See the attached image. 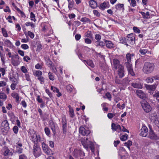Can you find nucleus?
Listing matches in <instances>:
<instances>
[{
    "label": "nucleus",
    "instance_id": "obj_1",
    "mask_svg": "<svg viewBox=\"0 0 159 159\" xmlns=\"http://www.w3.org/2000/svg\"><path fill=\"white\" fill-rule=\"evenodd\" d=\"M28 135L30 140L34 143L33 146V154L34 157L36 158L38 157L42 154V151L40 145L36 138V131L34 129H29Z\"/></svg>",
    "mask_w": 159,
    "mask_h": 159
},
{
    "label": "nucleus",
    "instance_id": "obj_2",
    "mask_svg": "<svg viewBox=\"0 0 159 159\" xmlns=\"http://www.w3.org/2000/svg\"><path fill=\"white\" fill-rule=\"evenodd\" d=\"M155 68L154 64L153 62H145L143 66L142 70L143 73L146 74H149L153 72Z\"/></svg>",
    "mask_w": 159,
    "mask_h": 159
},
{
    "label": "nucleus",
    "instance_id": "obj_3",
    "mask_svg": "<svg viewBox=\"0 0 159 159\" xmlns=\"http://www.w3.org/2000/svg\"><path fill=\"white\" fill-rule=\"evenodd\" d=\"M84 147L88 149L89 148L92 152L94 151V146L93 143L91 141H88L87 138H82L80 140Z\"/></svg>",
    "mask_w": 159,
    "mask_h": 159
},
{
    "label": "nucleus",
    "instance_id": "obj_4",
    "mask_svg": "<svg viewBox=\"0 0 159 159\" xmlns=\"http://www.w3.org/2000/svg\"><path fill=\"white\" fill-rule=\"evenodd\" d=\"M35 135L38 143H41L43 151L44 152L48 150L49 148L48 147V145L44 143V138L41 137L39 134H37L36 131Z\"/></svg>",
    "mask_w": 159,
    "mask_h": 159
},
{
    "label": "nucleus",
    "instance_id": "obj_5",
    "mask_svg": "<svg viewBox=\"0 0 159 159\" xmlns=\"http://www.w3.org/2000/svg\"><path fill=\"white\" fill-rule=\"evenodd\" d=\"M1 127H2L1 131L3 134V135L7 134L10 129L9 124L7 120H5L2 122Z\"/></svg>",
    "mask_w": 159,
    "mask_h": 159
},
{
    "label": "nucleus",
    "instance_id": "obj_6",
    "mask_svg": "<svg viewBox=\"0 0 159 159\" xmlns=\"http://www.w3.org/2000/svg\"><path fill=\"white\" fill-rule=\"evenodd\" d=\"M128 46H131L135 42V35L133 33L128 34L126 36Z\"/></svg>",
    "mask_w": 159,
    "mask_h": 159
},
{
    "label": "nucleus",
    "instance_id": "obj_7",
    "mask_svg": "<svg viewBox=\"0 0 159 159\" xmlns=\"http://www.w3.org/2000/svg\"><path fill=\"white\" fill-rule=\"evenodd\" d=\"M62 132L64 134H66L67 131V120L66 116L63 115L61 116Z\"/></svg>",
    "mask_w": 159,
    "mask_h": 159
},
{
    "label": "nucleus",
    "instance_id": "obj_8",
    "mask_svg": "<svg viewBox=\"0 0 159 159\" xmlns=\"http://www.w3.org/2000/svg\"><path fill=\"white\" fill-rule=\"evenodd\" d=\"M73 156L76 158L85 156V153L82 150L78 149H75L73 152Z\"/></svg>",
    "mask_w": 159,
    "mask_h": 159
},
{
    "label": "nucleus",
    "instance_id": "obj_9",
    "mask_svg": "<svg viewBox=\"0 0 159 159\" xmlns=\"http://www.w3.org/2000/svg\"><path fill=\"white\" fill-rule=\"evenodd\" d=\"M148 137L152 140H157L159 139V137L156 134L151 128L149 127Z\"/></svg>",
    "mask_w": 159,
    "mask_h": 159
},
{
    "label": "nucleus",
    "instance_id": "obj_10",
    "mask_svg": "<svg viewBox=\"0 0 159 159\" xmlns=\"http://www.w3.org/2000/svg\"><path fill=\"white\" fill-rule=\"evenodd\" d=\"M142 108L144 111L147 113H148L151 110L152 108L149 104L146 101L141 102V103Z\"/></svg>",
    "mask_w": 159,
    "mask_h": 159
},
{
    "label": "nucleus",
    "instance_id": "obj_11",
    "mask_svg": "<svg viewBox=\"0 0 159 159\" xmlns=\"http://www.w3.org/2000/svg\"><path fill=\"white\" fill-rule=\"evenodd\" d=\"M113 64L112 65V69L114 70H117L118 68H119L123 66L120 64V61L114 58L113 60Z\"/></svg>",
    "mask_w": 159,
    "mask_h": 159
},
{
    "label": "nucleus",
    "instance_id": "obj_12",
    "mask_svg": "<svg viewBox=\"0 0 159 159\" xmlns=\"http://www.w3.org/2000/svg\"><path fill=\"white\" fill-rule=\"evenodd\" d=\"M79 132L84 136H87L90 133V131L88 129H86L83 126L80 127L79 128Z\"/></svg>",
    "mask_w": 159,
    "mask_h": 159
},
{
    "label": "nucleus",
    "instance_id": "obj_13",
    "mask_svg": "<svg viewBox=\"0 0 159 159\" xmlns=\"http://www.w3.org/2000/svg\"><path fill=\"white\" fill-rule=\"evenodd\" d=\"M48 124L52 131L53 134L55 135L56 133V127L57 125V124L54 122L52 120H50L49 121Z\"/></svg>",
    "mask_w": 159,
    "mask_h": 159
},
{
    "label": "nucleus",
    "instance_id": "obj_14",
    "mask_svg": "<svg viewBox=\"0 0 159 159\" xmlns=\"http://www.w3.org/2000/svg\"><path fill=\"white\" fill-rule=\"evenodd\" d=\"M148 129L147 127L144 125H143L141 129L140 135L143 137H146L148 134Z\"/></svg>",
    "mask_w": 159,
    "mask_h": 159
},
{
    "label": "nucleus",
    "instance_id": "obj_15",
    "mask_svg": "<svg viewBox=\"0 0 159 159\" xmlns=\"http://www.w3.org/2000/svg\"><path fill=\"white\" fill-rule=\"evenodd\" d=\"M117 72L119 78H122L125 76V70L123 66L118 68Z\"/></svg>",
    "mask_w": 159,
    "mask_h": 159
},
{
    "label": "nucleus",
    "instance_id": "obj_16",
    "mask_svg": "<svg viewBox=\"0 0 159 159\" xmlns=\"http://www.w3.org/2000/svg\"><path fill=\"white\" fill-rule=\"evenodd\" d=\"M145 86L147 90L153 92L155 91L157 87V84H155L153 85L145 84Z\"/></svg>",
    "mask_w": 159,
    "mask_h": 159
},
{
    "label": "nucleus",
    "instance_id": "obj_17",
    "mask_svg": "<svg viewBox=\"0 0 159 159\" xmlns=\"http://www.w3.org/2000/svg\"><path fill=\"white\" fill-rule=\"evenodd\" d=\"M110 5L108 2L104 1L101 3L99 6L100 9L102 10H104L106 8H108Z\"/></svg>",
    "mask_w": 159,
    "mask_h": 159
},
{
    "label": "nucleus",
    "instance_id": "obj_18",
    "mask_svg": "<svg viewBox=\"0 0 159 159\" xmlns=\"http://www.w3.org/2000/svg\"><path fill=\"white\" fill-rule=\"evenodd\" d=\"M111 129L113 131H116L119 132L121 130V127L119 125H116L114 123L111 124Z\"/></svg>",
    "mask_w": 159,
    "mask_h": 159
},
{
    "label": "nucleus",
    "instance_id": "obj_19",
    "mask_svg": "<svg viewBox=\"0 0 159 159\" xmlns=\"http://www.w3.org/2000/svg\"><path fill=\"white\" fill-rule=\"evenodd\" d=\"M89 4L90 7L93 9L95 8L98 7L97 2L94 0L89 1Z\"/></svg>",
    "mask_w": 159,
    "mask_h": 159
},
{
    "label": "nucleus",
    "instance_id": "obj_20",
    "mask_svg": "<svg viewBox=\"0 0 159 159\" xmlns=\"http://www.w3.org/2000/svg\"><path fill=\"white\" fill-rule=\"evenodd\" d=\"M136 93L137 95L140 98L142 99H143L145 98V94L141 90L139 89L137 90Z\"/></svg>",
    "mask_w": 159,
    "mask_h": 159
},
{
    "label": "nucleus",
    "instance_id": "obj_21",
    "mask_svg": "<svg viewBox=\"0 0 159 159\" xmlns=\"http://www.w3.org/2000/svg\"><path fill=\"white\" fill-rule=\"evenodd\" d=\"M104 42L105 44L108 48L111 49L114 48V44L111 41L105 40Z\"/></svg>",
    "mask_w": 159,
    "mask_h": 159
},
{
    "label": "nucleus",
    "instance_id": "obj_22",
    "mask_svg": "<svg viewBox=\"0 0 159 159\" xmlns=\"http://www.w3.org/2000/svg\"><path fill=\"white\" fill-rule=\"evenodd\" d=\"M139 12L142 15L143 18L147 19L150 18V16L149 12L147 11L146 13L143 11H139Z\"/></svg>",
    "mask_w": 159,
    "mask_h": 159
},
{
    "label": "nucleus",
    "instance_id": "obj_23",
    "mask_svg": "<svg viewBox=\"0 0 159 159\" xmlns=\"http://www.w3.org/2000/svg\"><path fill=\"white\" fill-rule=\"evenodd\" d=\"M115 8L118 10L120 11L122 9L123 11H124L125 9L124 5L123 4L118 3L115 5Z\"/></svg>",
    "mask_w": 159,
    "mask_h": 159
},
{
    "label": "nucleus",
    "instance_id": "obj_24",
    "mask_svg": "<svg viewBox=\"0 0 159 159\" xmlns=\"http://www.w3.org/2000/svg\"><path fill=\"white\" fill-rule=\"evenodd\" d=\"M95 44L97 47H100L103 48L105 45V42L104 43L102 41H96L95 42Z\"/></svg>",
    "mask_w": 159,
    "mask_h": 159
},
{
    "label": "nucleus",
    "instance_id": "obj_25",
    "mask_svg": "<svg viewBox=\"0 0 159 159\" xmlns=\"http://www.w3.org/2000/svg\"><path fill=\"white\" fill-rule=\"evenodd\" d=\"M120 43L126 45L127 47L128 46L126 37H121L120 39Z\"/></svg>",
    "mask_w": 159,
    "mask_h": 159
},
{
    "label": "nucleus",
    "instance_id": "obj_26",
    "mask_svg": "<svg viewBox=\"0 0 159 159\" xmlns=\"http://www.w3.org/2000/svg\"><path fill=\"white\" fill-rule=\"evenodd\" d=\"M11 96L14 98L16 99V102H19V94L18 93L15 92L11 94Z\"/></svg>",
    "mask_w": 159,
    "mask_h": 159
},
{
    "label": "nucleus",
    "instance_id": "obj_27",
    "mask_svg": "<svg viewBox=\"0 0 159 159\" xmlns=\"http://www.w3.org/2000/svg\"><path fill=\"white\" fill-rule=\"evenodd\" d=\"M68 2V8L69 10H71L74 6V2L73 0H67Z\"/></svg>",
    "mask_w": 159,
    "mask_h": 159
},
{
    "label": "nucleus",
    "instance_id": "obj_28",
    "mask_svg": "<svg viewBox=\"0 0 159 159\" xmlns=\"http://www.w3.org/2000/svg\"><path fill=\"white\" fill-rule=\"evenodd\" d=\"M85 64L90 66L92 68H93L94 67V65L93 63V61L91 60H89L87 61L84 60Z\"/></svg>",
    "mask_w": 159,
    "mask_h": 159
},
{
    "label": "nucleus",
    "instance_id": "obj_29",
    "mask_svg": "<svg viewBox=\"0 0 159 159\" xmlns=\"http://www.w3.org/2000/svg\"><path fill=\"white\" fill-rule=\"evenodd\" d=\"M25 25L27 26H30L31 29H34L36 27L35 24L30 22H27L25 23Z\"/></svg>",
    "mask_w": 159,
    "mask_h": 159
},
{
    "label": "nucleus",
    "instance_id": "obj_30",
    "mask_svg": "<svg viewBox=\"0 0 159 159\" xmlns=\"http://www.w3.org/2000/svg\"><path fill=\"white\" fill-rule=\"evenodd\" d=\"M134 56V54L133 53H127L126 55V58L127 61L131 62L132 57H133Z\"/></svg>",
    "mask_w": 159,
    "mask_h": 159
},
{
    "label": "nucleus",
    "instance_id": "obj_31",
    "mask_svg": "<svg viewBox=\"0 0 159 159\" xmlns=\"http://www.w3.org/2000/svg\"><path fill=\"white\" fill-rule=\"evenodd\" d=\"M131 85L134 88L137 89H141L142 87V85L139 83H132Z\"/></svg>",
    "mask_w": 159,
    "mask_h": 159
},
{
    "label": "nucleus",
    "instance_id": "obj_32",
    "mask_svg": "<svg viewBox=\"0 0 159 159\" xmlns=\"http://www.w3.org/2000/svg\"><path fill=\"white\" fill-rule=\"evenodd\" d=\"M42 72L40 70H36L35 72H33L34 75L35 76L37 77V78L41 76L42 75Z\"/></svg>",
    "mask_w": 159,
    "mask_h": 159
},
{
    "label": "nucleus",
    "instance_id": "obj_33",
    "mask_svg": "<svg viewBox=\"0 0 159 159\" xmlns=\"http://www.w3.org/2000/svg\"><path fill=\"white\" fill-rule=\"evenodd\" d=\"M4 149L5 151L3 153V155L4 156H7L10 155L11 152L9 149L7 147H5Z\"/></svg>",
    "mask_w": 159,
    "mask_h": 159
},
{
    "label": "nucleus",
    "instance_id": "obj_34",
    "mask_svg": "<svg viewBox=\"0 0 159 159\" xmlns=\"http://www.w3.org/2000/svg\"><path fill=\"white\" fill-rule=\"evenodd\" d=\"M80 21L84 23H91V20L89 19L86 17L81 18L80 20Z\"/></svg>",
    "mask_w": 159,
    "mask_h": 159
},
{
    "label": "nucleus",
    "instance_id": "obj_35",
    "mask_svg": "<svg viewBox=\"0 0 159 159\" xmlns=\"http://www.w3.org/2000/svg\"><path fill=\"white\" fill-rule=\"evenodd\" d=\"M7 96L5 93L2 92H0V99L5 101L7 99Z\"/></svg>",
    "mask_w": 159,
    "mask_h": 159
},
{
    "label": "nucleus",
    "instance_id": "obj_36",
    "mask_svg": "<svg viewBox=\"0 0 159 159\" xmlns=\"http://www.w3.org/2000/svg\"><path fill=\"white\" fill-rule=\"evenodd\" d=\"M44 152L46 154L50 156L52 155L54 153V152L50 149V148H48V150Z\"/></svg>",
    "mask_w": 159,
    "mask_h": 159
},
{
    "label": "nucleus",
    "instance_id": "obj_37",
    "mask_svg": "<svg viewBox=\"0 0 159 159\" xmlns=\"http://www.w3.org/2000/svg\"><path fill=\"white\" fill-rule=\"evenodd\" d=\"M0 56L1 61L2 64H4L5 63V59L6 58L5 54L3 53V52H0Z\"/></svg>",
    "mask_w": 159,
    "mask_h": 159
},
{
    "label": "nucleus",
    "instance_id": "obj_38",
    "mask_svg": "<svg viewBox=\"0 0 159 159\" xmlns=\"http://www.w3.org/2000/svg\"><path fill=\"white\" fill-rule=\"evenodd\" d=\"M1 30L3 36L5 37H7L8 36L6 29L4 28H2Z\"/></svg>",
    "mask_w": 159,
    "mask_h": 159
},
{
    "label": "nucleus",
    "instance_id": "obj_39",
    "mask_svg": "<svg viewBox=\"0 0 159 159\" xmlns=\"http://www.w3.org/2000/svg\"><path fill=\"white\" fill-rule=\"evenodd\" d=\"M131 62L127 61L125 62V64L127 70L132 68Z\"/></svg>",
    "mask_w": 159,
    "mask_h": 159
},
{
    "label": "nucleus",
    "instance_id": "obj_40",
    "mask_svg": "<svg viewBox=\"0 0 159 159\" xmlns=\"http://www.w3.org/2000/svg\"><path fill=\"white\" fill-rule=\"evenodd\" d=\"M9 79L12 83H19L18 79V78H16L14 76L12 77H10L9 78Z\"/></svg>",
    "mask_w": 159,
    "mask_h": 159
},
{
    "label": "nucleus",
    "instance_id": "obj_41",
    "mask_svg": "<svg viewBox=\"0 0 159 159\" xmlns=\"http://www.w3.org/2000/svg\"><path fill=\"white\" fill-rule=\"evenodd\" d=\"M30 17L31 18V20L35 22L36 21V19H35V15L33 12H31L30 13Z\"/></svg>",
    "mask_w": 159,
    "mask_h": 159
},
{
    "label": "nucleus",
    "instance_id": "obj_42",
    "mask_svg": "<svg viewBox=\"0 0 159 159\" xmlns=\"http://www.w3.org/2000/svg\"><path fill=\"white\" fill-rule=\"evenodd\" d=\"M68 107L69 108V112L70 116L71 117L73 118V117H74V113L73 110V109L70 107V106H69Z\"/></svg>",
    "mask_w": 159,
    "mask_h": 159
},
{
    "label": "nucleus",
    "instance_id": "obj_43",
    "mask_svg": "<svg viewBox=\"0 0 159 159\" xmlns=\"http://www.w3.org/2000/svg\"><path fill=\"white\" fill-rule=\"evenodd\" d=\"M85 36L88 38H93V34L91 31H88L85 33Z\"/></svg>",
    "mask_w": 159,
    "mask_h": 159
},
{
    "label": "nucleus",
    "instance_id": "obj_44",
    "mask_svg": "<svg viewBox=\"0 0 159 159\" xmlns=\"http://www.w3.org/2000/svg\"><path fill=\"white\" fill-rule=\"evenodd\" d=\"M48 78L51 80L53 81L54 79V75L53 73L49 72L48 73Z\"/></svg>",
    "mask_w": 159,
    "mask_h": 159
},
{
    "label": "nucleus",
    "instance_id": "obj_45",
    "mask_svg": "<svg viewBox=\"0 0 159 159\" xmlns=\"http://www.w3.org/2000/svg\"><path fill=\"white\" fill-rule=\"evenodd\" d=\"M44 132L45 134L47 136H49L51 132L49 129L47 127H45L44 128Z\"/></svg>",
    "mask_w": 159,
    "mask_h": 159
},
{
    "label": "nucleus",
    "instance_id": "obj_46",
    "mask_svg": "<svg viewBox=\"0 0 159 159\" xmlns=\"http://www.w3.org/2000/svg\"><path fill=\"white\" fill-rule=\"evenodd\" d=\"M153 97L159 102V91L156 92L153 95Z\"/></svg>",
    "mask_w": 159,
    "mask_h": 159
},
{
    "label": "nucleus",
    "instance_id": "obj_47",
    "mask_svg": "<svg viewBox=\"0 0 159 159\" xmlns=\"http://www.w3.org/2000/svg\"><path fill=\"white\" fill-rule=\"evenodd\" d=\"M128 136V135L127 134L123 135L120 137V139L122 141H125L127 139Z\"/></svg>",
    "mask_w": 159,
    "mask_h": 159
},
{
    "label": "nucleus",
    "instance_id": "obj_48",
    "mask_svg": "<svg viewBox=\"0 0 159 159\" xmlns=\"http://www.w3.org/2000/svg\"><path fill=\"white\" fill-rule=\"evenodd\" d=\"M16 152L18 154H21L22 153L23 149L21 147H16Z\"/></svg>",
    "mask_w": 159,
    "mask_h": 159
},
{
    "label": "nucleus",
    "instance_id": "obj_49",
    "mask_svg": "<svg viewBox=\"0 0 159 159\" xmlns=\"http://www.w3.org/2000/svg\"><path fill=\"white\" fill-rule=\"evenodd\" d=\"M127 70L129 75H131L132 76H134L135 75V74L134 73L133 69L132 68Z\"/></svg>",
    "mask_w": 159,
    "mask_h": 159
},
{
    "label": "nucleus",
    "instance_id": "obj_50",
    "mask_svg": "<svg viewBox=\"0 0 159 159\" xmlns=\"http://www.w3.org/2000/svg\"><path fill=\"white\" fill-rule=\"evenodd\" d=\"M130 81L129 80L128 78H125L122 80V83L125 85L128 84Z\"/></svg>",
    "mask_w": 159,
    "mask_h": 159
},
{
    "label": "nucleus",
    "instance_id": "obj_51",
    "mask_svg": "<svg viewBox=\"0 0 159 159\" xmlns=\"http://www.w3.org/2000/svg\"><path fill=\"white\" fill-rule=\"evenodd\" d=\"M12 130L14 133L15 134H17L18 133L19 130L18 126L16 125L14 126Z\"/></svg>",
    "mask_w": 159,
    "mask_h": 159
},
{
    "label": "nucleus",
    "instance_id": "obj_52",
    "mask_svg": "<svg viewBox=\"0 0 159 159\" xmlns=\"http://www.w3.org/2000/svg\"><path fill=\"white\" fill-rule=\"evenodd\" d=\"M153 81L154 80L152 77H148L146 79V82L148 83H152Z\"/></svg>",
    "mask_w": 159,
    "mask_h": 159
},
{
    "label": "nucleus",
    "instance_id": "obj_53",
    "mask_svg": "<svg viewBox=\"0 0 159 159\" xmlns=\"http://www.w3.org/2000/svg\"><path fill=\"white\" fill-rule=\"evenodd\" d=\"M45 92L48 94L50 98H52L53 95L52 93H51L49 90L47 89H45Z\"/></svg>",
    "mask_w": 159,
    "mask_h": 159
},
{
    "label": "nucleus",
    "instance_id": "obj_54",
    "mask_svg": "<svg viewBox=\"0 0 159 159\" xmlns=\"http://www.w3.org/2000/svg\"><path fill=\"white\" fill-rule=\"evenodd\" d=\"M37 79L40 81V83L41 84H42L44 83L45 81L44 78L42 75L38 77Z\"/></svg>",
    "mask_w": 159,
    "mask_h": 159
},
{
    "label": "nucleus",
    "instance_id": "obj_55",
    "mask_svg": "<svg viewBox=\"0 0 159 159\" xmlns=\"http://www.w3.org/2000/svg\"><path fill=\"white\" fill-rule=\"evenodd\" d=\"M51 89L52 90L53 92L54 93H57L59 92V89L55 87H54L52 86H51Z\"/></svg>",
    "mask_w": 159,
    "mask_h": 159
},
{
    "label": "nucleus",
    "instance_id": "obj_56",
    "mask_svg": "<svg viewBox=\"0 0 159 159\" xmlns=\"http://www.w3.org/2000/svg\"><path fill=\"white\" fill-rule=\"evenodd\" d=\"M13 116L14 118L17 119V120H16V125H17V126H18V127H19V128H20L21 127V123H20V121L18 119V117H16L13 114Z\"/></svg>",
    "mask_w": 159,
    "mask_h": 159
},
{
    "label": "nucleus",
    "instance_id": "obj_57",
    "mask_svg": "<svg viewBox=\"0 0 159 159\" xmlns=\"http://www.w3.org/2000/svg\"><path fill=\"white\" fill-rule=\"evenodd\" d=\"M139 52L142 55H145L148 52V50L146 49H140L139 51Z\"/></svg>",
    "mask_w": 159,
    "mask_h": 159
},
{
    "label": "nucleus",
    "instance_id": "obj_58",
    "mask_svg": "<svg viewBox=\"0 0 159 159\" xmlns=\"http://www.w3.org/2000/svg\"><path fill=\"white\" fill-rule=\"evenodd\" d=\"M66 88L67 91L71 93L73 91V86L71 85H67L66 86Z\"/></svg>",
    "mask_w": 159,
    "mask_h": 159
},
{
    "label": "nucleus",
    "instance_id": "obj_59",
    "mask_svg": "<svg viewBox=\"0 0 159 159\" xmlns=\"http://www.w3.org/2000/svg\"><path fill=\"white\" fill-rule=\"evenodd\" d=\"M93 13L94 15L97 17H99L100 16V14L98 11L96 10H93Z\"/></svg>",
    "mask_w": 159,
    "mask_h": 159
},
{
    "label": "nucleus",
    "instance_id": "obj_60",
    "mask_svg": "<svg viewBox=\"0 0 159 159\" xmlns=\"http://www.w3.org/2000/svg\"><path fill=\"white\" fill-rule=\"evenodd\" d=\"M18 9V10L17 11L20 14L21 16L24 18H25L26 17V16L24 12L23 11L20 10V9Z\"/></svg>",
    "mask_w": 159,
    "mask_h": 159
},
{
    "label": "nucleus",
    "instance_id": "obj_61",
    "mask_svg": "<svg viewBox=\"0 0 159 159\" xmlns=\"http://www.w3.org/2000/svg\"><path fill=\"white\" fill-rule=\"evenodd\" d=\"M133 30L134 33L139 34L140 32V30L137 27H134Z\"/></svg>",
    "mask_w": 159,
    "mask_h": 159
},
{
    "label": "nucleus",
    "instance_id": "obj_62",
    "mask_svg": "<svg viewBox=\"0 0 159 159\" xmlns=\"http://www.w3.org/2000/svg\"><path fill=\"white\" fill-rule=\"evenodd\" d=\"M18 83H12L10 87L12 90H14L16 89V85L18 84Z\"/></svg>",
    "mask_w": 159,
    "mask_h": 159
},
{
    "label": "nucleus",
    "instance_id": "obj_63",
    "mask_svg": "<svg viewBox=\"0 0 159 159\" xmlns=\"http://www.w3.org/2000/svg\"><path fill=\"white\" fill-rule=\"evenodd\" d=\"M21 70L22 72L25 74L27 73L28 70L24 66H22L21 67Z\"/></svg>",
    "mask_w": 159,
    "mask_h": 159
},
{
    "label": "nucleus",
    "instance_id": "obj_64",
    "mask_svg": "<svg viewBox=\"0 0 159 159\" xmlns=\"http://www.w3.org/2000/svg\"><path fill=\"white\" fill-rule=\"evenodd\" d=\"M27 33L28 35L31 39H33L34 38V35L33 32L30 31H28L27 32Z\"/></svg>",
    "mask_w": 159,
    "mask_h": 159
}]
</instances>
